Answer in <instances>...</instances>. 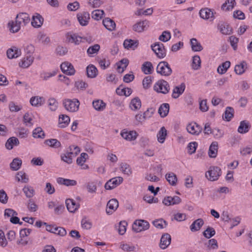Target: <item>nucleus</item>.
<instances>
[{"label":"nucleus","mask_w":252,"mask_h":252,"mask_svg":"<svg viewBox=\"0 0 252 252\" xmlns=\"http://www.w3.org/2000/svg\"><path fill=\"white\" fill-rule=\"evenodd\" d=\"M48 105L50 107V109L52 111H55L58 106V102L56 99L53 97L49 98L48 100Z\"/></svg>","instance_id":"nucleus-59"},{"label":"nucleus","mask_w":252,"mask_h":252,"mask_svg":"<svg viewBox=\"0 0 252 252\" xmlns=\"http://www.w3.org/2000/svg\"><path fill=\"white\" fill-rule=\"evenodd\" d=\"M230 66V62L226 61L220 64L217 69L218 72L220 74H224Z\"/></svg>","instance_id":"nucleus-44"},{"label":"nucleus","mask_w":252,"mask_h":252,"mask_svg":"<svg viewBox=\"0 0 252 252\" xmlns=\"http://www.w3.org/2000/svg\"><path fill=\"white\" fill-rule=\"evenodd\" d=\"M132 92V90L129 88H125L123 89L118 88L116 91L117 94L119 95H125L126 96H129L131 94Z\"/></svg>","instance_id":"nucleus-53"},{"label":"nucleus","mask_w":252,"mask_h":252,"mask_svg":"<svg viewBox=\"0 0 252 252\" xmlns=\"http://www.w3.org/2000/svg\"><path fill=\"white\" fill-rule=\"evenodd\" d=\"M72 152L68 151L64 154L61 155V159L67 164H71L72 162Z\"/></svg>","instance_id":"nucleus-50"},{"label":"nucleus","mask_w":252,"mask_h":252,"mask_svg":"<svg viewBox=\"0 0 252 252\" xmlns=\"http://www.w3.org/2000/svg\"><path fill=\"white\" fill-rule=\"evenodd\" d=\"M60 67L62 72L67 75H73L75 73V70L73 65L69 62L63 63Z\"/></svg>","instance_id":"nucleus-9"},{"label":"nucleus","mask_w":252,"mask_h":252,"mask_svg":"<svg viewBox=\"0 0 252 252\" xmlns=\"http://www.w3.org/2000/svg\"><path fill=\"white\" fill-rule=\"evenodd\" d=\"M119 206V202L116 199H112L110 200L107 204V208L106 210L108 214H111L115 211Z\"/></svg>","instance_id":"nucleus-15"},{"label":"nucleus","mask_w":252,"mask_h":252,"mask_svg":"<svg viewBox=\"0 0 252 252\" xmlns=\"http://www.w3.org/2000/svg\"><path fill=\"white\" fill-rule=\"evenodd\" d=\"M122 137L128 141L134 140L137 137V133L135 131H122L121 133Z\"/></svg>","instance_id":"nucleus-19"},{"label":"nucleus","mask_w":252,"mask_h":252,"mask_svg":"<svg viewBox=\"0 0 252 252\" xmlns=\"http://www.w3.org/2000/svg\"><path fill=\"white\" fill-rule=\"evenodd\" d=\"M221 174V171L218 166H211L208 171L206 172V177L211 181L217 180Z\"/></svg>","instance_id":"nucleus-4"},{"label":"nucleus","mask_w":252,"mask_h":252,"mask_svg":"<svg viewBox=\"0 0 252 252\" xmlns=\"http://www.w3.org/2000/svg\"><path fill=\"white\" fill-rule=\"evenodd\" d=\"M123 178L122 177H116L113 178L108 181L104 185L106 189L111 190L122 183Z\"/></svg>","instance_id":"nucleus-8"},{"label":"nucleus","mask_w":252,"mask_h":252,"mask_svg":"<svg viewBox=\"0 0 252 252\" xmlns=\"http://www.w3.org/2000/svg\"><path fill=\"white\" fill-rule=\"evenodd\" d=\"M141 69L145 74H151L153 66L151 62H146L142 64Z\"/></svg>","instance_id":"nucleus-48"},{"label":"nucleus","mask_w":252,"mask_h":252,"mask_svg":"<svg viewBox=\"0 0 252 252\" xmlns=\"http://www.w3.org/2000/svg\"><path fill=\"white\" fill-rule=\"evenodd\" d=\"M129 61L128 59L126 58H124L122 59L119 63H118V67L117 70L120 73H122L124 72L125 69L126 68L128 64Z\"/></svg>","instance_id":"nucleus-49"},{"label":"nucleus","mask_w":252,"mask_h":252,"mask_svg":"<svg viewBox=\"0 0 252 252\" xmlns=\"http://www.w3.org/2000/svg\"><path fill=\"white\" fill-rule=\"evenodd\" d=\"M120 170L125 174L129 176L132 174V170L129 164L122 163L120 165Z\"/></svg>","instance_id":"nucleus-54"},{"label":"nucleus","mask_w":252,"mask_h":252,"mask_svg":"<svg viewBox=\"0 0 252 252\" xmlns=\"http://www.w3.org/2000/svg\"><path fill=\"white\" fill-rule=\"evenodd\" d=\"M234 113V109L231 107H227L226 108L223 118L229 122L233 117Z\"/></svg>","instance_id":"nucleus-42"},{"label":"nucleus","mask_w":252,"mask_h":252,"mask_svg":"<svg viewBox=\"0 0 252 252\" xmlns=\"http://www.w3.org/2000/svg\"><path fill=\"white\" fill-rule=\"evenodd\" d=\"M216 231L214 228L208 226L207 229L203 232V234L205 237L209 239L214 236Z\"/></svg>","instance_id":"nucleus-58"},{"label":"nucleus","mask_w":252,"mask_h":252,"mask_svg":"<svg viewBox=\"0 0 252 252\" xmlns=\"http://www.w3.org/2000/svg\"><path fill=\"white\" fill-rule=\"evenodd\" d=\"M30 22V18L27 13H20L17 14L15 22H12L10 27V31L12 32H18L21 26H26Z\"/></svg>","instance_id":"nucleus-1"},{"label":"nucleus","mask_w":252,"mask_h":252,"mask_svg":"<svg viewBox=\"0 0 252 252\" xmlns=\"http://www.w3.org/2000/svg\"><path fill=\"white\" fill-rule=\"evenodd\" d=\"M167 135V130L164 126L161 127L160 130L157 134L158 141L160 143H163Z\"/></svg>","instance_id":"nucleus-43"},{"label":"nucleus","mask_w":252,"mask_h":252,"mask_svg":"<svg viewBox=\"0 0 252 252\" xmlns=\"http://www.w3.org/2000/svg\"><path fill=\"white\" fill-rule=\"evenodd\" d=\"M127 222L126 221H121L119 222V228L118 229L119 234L124 235L126 229Z\"/></svg>","instance_id":"nucleus-61"},{"label":"nucleus","mask_w":252,"mask_h":252,"mask_svg":"<svg viewBox=\"0 0 252 252\" xmlns=\"http://www.w3.org/2000/svg\"><path fill=\"white\" fill-rule=\"evenodd\" d=\"M92 104L94 109L97 111H103L106 106V104L100 99L94 100Z\"/></svg>","instance_id":"nucleus-23"},{"label":"nucleus","mask_w":252,"mask_h":252,"mask_svg":"<svg viewBox=\"0 0 252 252\" xmlns=\"http://www.w3.org/2000/svg\"><path fill=\"white\" fill-rule=\"evenodd\" d=\"M57 182L59 184L64 185L66 186H75L77 184V182L74 180H70L64 179L63 178H59L57 179Z\"/></svg>","instance_id":"nucleus-45"},{"label":"nucleus","mask_w":252,"mask_h":252,"mask_svg":"<svg viewBox=\"0 0 252 252\" xmlns=\"http://www.w3.org/2000/svg\"><path fill=\"white\" fill-rule=\"evenodd\" d=\"M66 39L68 42L78 45L81 42L82 37L76 34H72L70 32L66 34Z\"/></svg>","instance_id":"nucleus-18"},{"label":"nucleus","mask_w":252,"mask_h":252,"mask_svg":"<svg viewBox=\"0 0 252 252\" xmlns=\"http://www.w3.org/2000/svg\"><path fill=\"white\" fill-rule=\"evenodd\" d=\"M171 240V236L168 233L163 234L160 240V248L163 250L166 249L170 244Z\"/></svg>","instance_id":"nucleus-14"},{"label":"nucleus","mask_w":252,"mask_h":252,"mask_svg":"<svg viewBox=\"0 0 252 252\" xmlns=\"http://www.w3.org/2000/svg\"><path fill=\"white\" fill-rule=\"evenodd\" d=\"M157 72L162 76H169L172 73L169 63L165 61H162L158 63L157 66Z\"/></svg>","instance_id":"nucleus-2"},{"label":"nucleus","mask_w":252,"mask_h":252,"mask_svg":"<svg viewBox=\"0 0 252 252\" xmlns=\"http://www.w3.org/2000/svg\"><path fill=\"white\" fill-rule=\"evenodd\" d=\"M33 61V57L32 56H26V57L24 58L21 62L19 63V66L23 68H27L32 63Z\"/></svg>","instance_id":"nucleus-35"},{"label":"nucleus","mask_w":252,"mask_h":252,"mask_svg":"<svg viewBox=\"0 0 252 252\" xmlns=\"http://www.w3.org/2000/svg\"><path fill=\"white\" fill-rule=\"evenodd\" d=\"M185 85L182 83L180 87L176 86L173 90L172 96L174 98H177L185 91Z\"/></svg>","instance_id":"nucleus-33"},{"label":"nucleus","mask_w":252,"mask_h":252,"mask_svg":"<svg viewBox=\"0 0 252 252\" xmlns=\"http://www.w3.org/2000/svg\"><path fill=\"white\" fill-rule=\"evenodd\" d=\"M103 24L104 27L110 31H113L115 30L116 27V24L114 21L109 18L103 19Z\"/></svg>","instance_id":"nucleus-34"},{"label":"nucleus","mask_w":252,"mask_h":252,"mask_svg":"<svg viewBox=\"0 0 252 252\" xmlns=\"http://www.w3.org/2000/svg\"><path fill=\"white\" fill-rule=\"evenodd\" d=\"M152 50L159 58H163L166 56V50L164 45L160 42H156L151 46Z\"/></svg>","instance_id":"nucleus-6"},{"label":"nucleus","mask_w":252,"mask_h":252,"mask_svg":"<svg viewBox=\"0 0 252 252\" xmlns=\"http://www.w3.org/2000/svg\"><path fill=\"white\" fill-rule=\"evenodd\" d=\"M63 105L65 109L69 112H75L78 111L80 102L77 99H65L63 101Z\"/></svg>","instance_id":"nucleus-3"},{"label":"nucleus","mask_w":252,"mask_h":252,"mask_svg":"<svg viewBox=\"0 0 252 252\" xmlns=\"http://www.w3.org/2000/svg\"><path fill=\"white\" fill-rule=\"evenodd\" d=\"M44 143L53 148L61 147L62 145L61 142L57 139H49L45 140Z\"/></svg>","instance_id":"nucleus-40"},{"label":"nucleus","mask_w":252,"mask_h":252,"mask_svg":"<svg viewBox=\"0 0 252 252\" xmlns=\"http://www.w3.org/2000/svg\"><path fill=\"white\" fill-rule=\"evenodd\" d=\"M104 14V12L103 10L96 9L92 12V17L94 20L98 21L102 18Z\"/></svg>","instance_id":"nucleus-56"},{"label":"nucleus","mask_w":252,"mask_h":252,"mask_svg":"<svg viewBox=\"0 0 252 252\" xmlns=\"http://www.w3.org/2000/svg\"><path fill=\"white\" fill-rule=\"evenodd\" d=\"M250 125L249 122L247 121H241L238 128V132L240 133H246L249 131Z\"/></svg>","instance_id":"nucleus-26"},{"label":"nucleus","mask_w":252,"mask_h":252,"mask_svg":"<svg viewBox=\"0 0 252 252\" xmlns=\"http://www.w3.org/2000/svg\"><path fill=\"white\" fill-rule=\"evenodd\" d=\"M66 208L70 212H74L79 207V205L72 199H68L65 201Z\"/></svg>","instance_id":"nucleus-25"},{"label":"nucleus","mask_w":252,"mask_h":252,"mask_svg":"<svg viewBox=\"0 0 252 252\" xmlns=\"http://www.w3.org/2000/svg\"><path fill=\"white\" fill-rule=\"evenodd\" d=\"M77 18L79 24L82 26H85L88 25L90 19V14L88 12L79 13L77 14Z\"/></svg>","instance_id":"nucleus-11"},{"label":"nucleus","mask_w":252,"mask_h":252,"mask_svg":"<svg viewBox=\"0 0 252 252\" xmlns=\"http://www.w3.org/2000/svg\"><path fill=\"white\" fill-rule=\"evenodd\" d=\"M43 22V18L37 14L36 16H33L31 24L35 28H39L41 26Z\"/></svg>","instance_id":"nucleus-30"},{"label":"nucleus","mask_w":252,"mask_h":252,"mask_svg":"<svg viewBox=\"0 0 252 252\" xmlns=\"http://www.w3.org/2000/svg\"><path fill=\"white\" fill-rule=\"evenodd\" d=\"M7 57L12 59L16 58L20 56L21 54V50L16 47H12L7 50L6 52Z\"/></svg>","instance_id":"nucleus-17"},{"label":"nucleus","mask_w":252,"mask_h":252,"mask_svg":"<svg viewBox=\"0 0 252 252\" xmlns=\"http://www.w3.org/2000/svg\"><path fill=\"white\" fill-rule=\"evenodd\" d=\"M22 164V160L18 158H14L12 161L10 163V167L12 170L17 171L20 168Z\"/></svg>","instance_id":"nucleus-36"},{"label":"nucleus","mask_w":252,"mask_h":252,"mask_svg":"<svg viewBox=\"0 0 252 252\" xmlns=\"http://www.w3.org/2000/svg\"><path fill=\"white\" fill-rule=\"evenodd\" d=\"M218 28L221 33L223 34L229 35L232 32V29L228 25L219 24Z\"/></svg>","instance_id":"nucleus-39"},{"label":"nucleus","mask_w":252,"mask_h":252,"mask_svg":"<svg viewBox=\"0 0 252 252\" xmlns=\"http://www.w3.org/2000/svg\"><path fill=\"white\" fill-rule=\"evenodd\" d=\"M149 25V21L147 20L140 21L133 26V30L138 32H141L145 30Z\"/></svg>","instance_id":"nucleus-16"},{"label":"nucleus","mask_w":252,"mask_h":252,"mask_svg":"<svg viewBox=\"0 0 252 252\" xmlns=\"http://www.w3.org/2000/svg\"><path fill=\"white\" fill-rule=\"evenodd\" d=\"M181 202V198L178 196H167L164 198L162 203L166 206L178 204Z\"/></svg>","instance_id":"nucleus-12"},{"label":"nucleus","mask_w":252,"mask_h":252,"mask_svg":"<svg viewBox=\"0 0 252 252\" xmlns=\"http://www.w3.org/2000/svg\"><path fill=\"white\" fill-rule=\"evenodd\" d=\"M32 136L35 138H44L45 134L40 127H37L32 131Z\"/></svg>","instance_id":"nucleus-52"},{"label":"nucleus","mask_w":252,"mask_h":252,"mask_svg":"<svg viewBox=\"0 0 252 252\" xmlns=\"http://www.w3.org/2000/svg\"><path fill=\"white\" fill-rule=\"evenodd\" d=\"M187 131L190 134L198 135L202 131V127L196 123H191L187 126Z\"/></svg>","instance_id":"nucleus-10"},{"label":"nucleus","mask_w":252,"mask_h":252,"mask_svg":"<svg viewBox=\"0 0 252 252\" xmlns=\"http://www.w3.org/2000/svg\"><path fill=\"white\" fill-rule=\"evenodd\" d=\"M70 122V118L66 115H61L59 118V126L61 128L65 127Z\"/></svg>","instance_id":"nucleus-29"},{"label":"nucleus","mask_w":252,"mask_h":252,"mask_svg":"<svg viewBox=\"0 0 252 252\" xmlns=\"http://www.w3.org/2000/svg\"><path fill=\"white\" fill-rule=\"evenodd\" d=\"M252 152V146L248 145L246 147H243L240 149V153L243 156H246L250 154Z\"/></svg>","instance_id":"nucleus-64"},{"label":"nucleus","mask_w":252,"mask_h":252,"mask_svg":"<svg viewBox=\"0 0 252 252\" xmlns=\"http://www.w3.org/2000/svg\"><path fill=\"white\" fill-rule=\"evenodd\" d=\"M169 110V105L168 103L162 104L158 108V113L161 117L164 118L166 117Z\"/></svg>","instance_id":"nucleus-32"},{"label":"nucleus","mask_w":252,"mask_h":252,"mask_svg":"<svg viewBox=\"0 0 252 252\" xmlns=\"http://www.w3.org/2000/svg\"><path fill=\"white\" fill-rule=\"evenodd\" d=\"M46 230L60 236H64L66 234V230L63 227H56L53 228L51 225H47Z\"/></svg>","instance_id":"nucleus-13"},{"label":"nucleus","mask_w":252,"mask_h":252,"mask_svg":"<svg viewBox=\"0 0 252 252\" xmlns=\"http://www.w3.org/2000/svg\"><path fill=\"white\" fill-rule=\"evenodd\" d=\"M141 107V101L138 97H135L133 98L129 104L130 108L136 111L139 110Z\"/></svg>","instance_id":"nucleus-28"},{"label":"nucleus","mask_w":252,"mask_h":252,"mask_svg":"<svg viewBox=\"0 0 252 252\" xmlns=\"http://www.w3.org/2000/svg\"><path fill=\"white\" fill-rule=\"evenodd\" d=\"M152 223L153 225L158 229H163L167 225V222L162 219L155 220Z\"/></svg>","instance_id":"nucleus-51"},{"label":"nucleus","mask_w":252,"mask_h":252,"mask_svg":"<svg viewBox=\"0 0 252 252\" xmlns=\"http://www.w3.org/2000/svg\"><path fill=\"white\" fill-rule=\"evenodd\" d=\"M150 224L147 221L144 220H138L134 222L132 225V229L134 232L138 233L148 230Z\"/></svg>","instance_id":"nucleus-5"},{"label":"nucleus","mask_w":252,"mask_h":252,"mask_svg":"<svg viewBox=\"0 0 252 252\" xmlns=\"http://www.w3.org/2000/svg\"><path fill=\"white\" fill-rule=\"evenodd\" d=\"M190 45L192 51L194 52L200 51L203 49L202 46L196 38H192L190 39Z\"/></svg>","instance_id":"nucleus-41"},{"label":"nucleus","mask_w":252,"mask_h":252,"mask_svg":"<svg viewBox=\"0 0 252 252\" xmlns=\"http://www.w3.org/2000/svg\"><path fill=\"white\" fill-rule=\"evenodd\" d=\"M23 190L28 198H31L34 195V190L33 189V188L31 186H25L23 189Z\"/></svg>","instance_id":"nucleus-57"},{"label":"nucleus","mask_w":252,"mask_h":252,"mask_svg":"<svg viewBox=\"0 0 252 252\" xmlns=\"http://www.w3.org/2000/svg\"><path fill=\"white\" fill-rule=\"evenodd\" d=\"M204 224V221L202 219H198L193 222L190 226L192 232L199 230Z\"/></svg>","instance_id":"nucleus-31"},{"label":"nucleus","mask_w":252,"mask_h":252,"mask_svg":"<svg viewBox=\"0 0 252 252\" xmlns=\"http://www.w3.org/2000/svg\"><path fill=\"white\" fill-rule=\"evenodd\" d=\"M88 155L85 153L81 154L80 156L76 160L77 164L79 165H82L85 161L88 158Z\"/></svg>","instance_id":"nucleus-63"},{"label":"nucleus","mask_w":252,"mask_h":252,"mask_svg":"<svg viewBox=\"0 0 252 252\" xmlns=\"http://www.w3.org/2000/svg\"><path fill=\"white\" fill-rule=\"evenodd\" d=\"M218 144L217 142H213L210 146L208 155L211 158H215L217 156Z\"/></svg>","instance_id":"nucleus-24"},{"label":"nucleus","mask_w":252,"mask_h":252,"mask_svg":"<svg viewBox=\"0 0 252 252\" xmlns=\"http://www.w3.org/2000/svg\"><path fill=\"white\" fill-rule=\"evenodd\" d=\"M235 4V0H227L221 6V9L223 10L228 11L232 9Z\"/></svg>","instance_id":"nucleus-55"},{"label":"nucleus","mask_w":252,"mask_h":252,"mask_svg":"<svg viewBox=\"0 0 252 252\" xmlns=\"http://www.w3.org/2000/svg\"><path fill=\"white\" fill-rule=\"evenodd\" d=\"M124 46L126 49H134L136 48L138 45V42L136 40L132 39H126L123 43Z\"/></svg>","instance_id":"nucleus-38"},{"label":"nucleus","mask_w":252,"mask_h":252,"mask_svg":"<svg viewBox=\"0 0 252 252\" xmlns=\"http://www.w3.org/2000/svg\"><path fill=\"white\" fill-rule=\"evenodd\" d=\"M86 71L87 76L89 78H93L97 75V69L94 65L91 64L88 66Z\"/></svg>","instance_id":"nucleus-37"},{"label":"nucleus","mask_w":252,"mask_h":252,"mask_svg":"<svg viewBox=\"0 0 252 252\" xmlns=\"http://www.w3.org/2000/svg\"><path fill=\"white\" fill-rule=\"evenodd\" d=\"M248 67L247 63L246 61H242L239 64H236L235 66L234 71L238 75L243 74Z\"/></svg>","instance_id":"nucleus-20"},{"label":"nucleus","mask_w":252,"mask_h":252,"mask_svg":"<svg viewBox=\"0 0 252 252\" xmlns=\"http://www.w3.org/2000/svg\"><path fill=\"white\" fill-rule=\"evenodd\" d=\"M165 178L169 184L172 186H175L177 182L176 175L173 172L167 173Z\"/></svg>","instance_id":"nucleus-46"},{"label":"nucleus","mask_w":252,"mask_h":252,"mask_svg":"<svg viewBox=\"0 0 252 252\" xmlns=\"http://www.w3.org/2000/svg\"><path fill=\"white\" fill-rule=\"evenodd\" d=\"M30 103L33 106L42 105L45 102L44 97L39 96H32L30 99Z\"/></svg>","instance_id":"nucleus-27"},{"label":"nucleus","mask_w":252,"mask_h":252,"mask_svg":"<svg viewBox=\"0 0 252 252\" xmlns=\"http://www.w3.org/2000/svg\"><path fill=\"white\" fill-rule=\"evenodd\" d=\"M16 179L18 182L27 183L29 182L28 175L23 171H19L17 173Z\"/></svg>","instance_id":"nucleus-47"},{"label":"nucleus","mask_w":252,"mask_h":252,"mask_svg":"<svg viewBox=\"0 0 252 252\" xmlns=\"http://www.w3.org/2000/svg\"><path fill=\"white\" fill-rule=\"evenodd\" d=\"M201 60L198 56H194L192 59V68L194 70L198 69L200 67Z\"/></svg>","instance_id":"nucleus-60"},{"label":"nucleus","mask_w":252,"mask_h":252,"mask_svg":"<svg viewBox=\"0 0 252 252\" xmlns=\"http://www.w3.org/2000/svg\"><path fill=\"white\" fill-rule=\"evenodd\" d=\"M154 88L158 93L166 94L169 92V85L167 81L161 80L156 83Z\"/></svg>","instance_id":"nucleus-7"},{"label":"nucleus","mask_w":252,"mask_h":252,"mask_svg":"<svg viewBox=\"0 0 252 252\" xmlns=\"http://www.w3.org/2000/svg\"><path fill=\"white\" fill-rule=\"evenodd\" d=\"M171 38L170 32L168 31H165L162 32V34L159 36V40L162 42H167Z\"/></svg>","instance_id":"nucleus-62"},{"label":"nucleus","mask_w":252,"mask_h":252,"mask_svg":"<svg viewBox=\"0 0 252 252\" xmlns=\"http://www.w3.org/2000/svg\"><path fill=\"white\" fill-rule=\"evenodd\" d=\"M20 144L18 139L15 137H11L7 139L5 146L7 149L11 150L14 146H18Z\"/></svg>","instance_id":"nucleus-22"},{"label":"nucleus","mask_w":252,"mask_h":252,"mask_svg":"<svg viewBox=\"0 0 252 252\" xmlns=\"http://www.w3.org/2000/svg\"><path fill=\"white\" fill-rule=\"evenodd\" d=\"M200 16L204 19H209L211 21L213 20V13L210 9L205 8L201 9L199 11Z\"/></svg>","instance_id":"nucleus-21"}]
</instances>
